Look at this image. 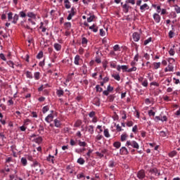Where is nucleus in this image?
I'll use <instances>...</instances> for the list:
<instances>
[{
    "label": "nucleus",
    "mask_w": 180,
    "mask_h": 180,
    "mask_svg": "<svg viewBox=\"0 0 180 180\" xmlns=\"http://www.w3.org/2000/svg\"><path fill=\"white\" fill-rule=\"evenodd\" d=\"M114 51H120V46L119 44H116L113 46Z\"/></svg>",
    "instance_id": "obj_47"
},
{
    "label": "nucleus",
    "mask_w": 180,
    "mask_h": 180,
    "mask_svg": "<svg viewBox=\"0 0 180 180\" xmlns=\"http://www.w3.org/2000/svg\"><path fill=\"white\" fill-rule=\"evenodd\" d=\"M54 124L56 127H61V122L58 119L54 120Z\"/></svg>",
    "instance_id": "obj_24"
},
{
    "label": "nucleus",
    "mask_w": 180,
    "mask_h": 180,
    "mask_svg": "<svg viewBox=\"0 0 180 180\" xmlns=\"http://www.w3.org/2000/svg\"><path fill=\"white\" fill-rule=\"evenodd\" d=\"M121 5L122 6V11L124 13H129V10L131 9V6H130L129 5V3H126L124 4H123V3H121Z\"/></svg>",
    "instance_id": "obj_3"
},
{
    "label": "nucleus",
    "mask_w": 180,
    "mask_h": 180,
    "mask_svg": "<svg viewBox=\"0 0 180 180\" xmlns=\"http://www.w3.org/2000/svg\"><path fill=\"white\" fill-rule=\"evenodd\" d=\"M53 47H54V49H55V50H56V51H61V44H58V43H55V44H53Z\"/></svg>",
    "instance_id": "obj_16"
},
{
    "label": "nucleus",
    "mask_w": 180,
    "mask_h": 180,
    "mask_svg": "<svg viewBox=\"0 0 180 180\" xmlns=\"http://www.w3.org/2000/svg\"><path fill=\"white\" fill-rule=\"evenodd\" d=\"M6 139V136H5V134H4V133H0V139L2 141H5Z\"/></svg>",
    "instance_id": "obj_55"
},
{
    "label": "nucleus",
    "mask_w": 180,
    "mask_h": 180,
    "mask_svg": "<svg viewBox=\"0 0 180 180\" xmlns=\"http://www.w3.org/2000/svg\"><path fill=\"white\" fill-rule=\"evenodd\" d=\"M21 164H22L24 167H25V165H27V160L26 159V158H21Z\"/></svg>",
    "instance_id": "obj_34"
},
{
    "label": "nucleus",
    "mask_w": 180,
    "mask_h": 180,
    "mask_svg": "<svg viewBox=\"0 0 180 180\" xmlns=\"http://www.w3.org/2000/svg\"><path fill=\"white\" fill-rule=\"evenodd\" d=\"M37 58L40 60V58H43V51H39V53L37 55Z\"/></svg>",
    "instance_id": "obj_54"
},
{
    "label": "nucleus",
    "mask_w": 180,
    "mask_h": 180,
    "mask_svg": "<svg viewBox=\"0 0 180 180\" xmlns=\"http://www.w3.org/2000/svg\"><path fill=\"white\" fill-rule=\"evenodd\" d=\"M122 146V143H120V141H115L113 143V147H115L117 149L120 148Z\"/></svg>",
    "instance_id": "obj_21"
},
{
    "label": "nucleus",
    "mask_w": 180,
    "mask_h": 180,
    "mask_svg": "<svg viewBox=\"0 0 180 180\" xmlns=\"http://www.w3.org/2000/svg\"><path fill=\"white\" fill-rule=\"evenodd\" d=\"M13 103H14L13 98L9 97V100L8 101V106H12V105H13Z\"/></svg>",
    "instance_id": "obj_40"
},
{
    "label": "nucleus",
    "mask_w": 180,
    "mask_h": 180,
    "mask_svg": "<svg viewBox=\"0 0 180 180\" xmlns=\"http://www.w3.org/2000/svg\"><path fill=\"white\" fill-rule=\"evenodd\" d=\"M82 46H86V44H88V39L86 37H82Z\"/></svg>",
    "instance_id": "obj_33"
},
{
    "label": "nucleus",
    "mask_w": 180,
    "mask_h": 180,
    "mask_svg": "<svg viewBox=\"0 0 180 180\" xmlns=\"http://www.w3.org/2000/svg\"><path fill=\"white\" fill-rule=\"evenodd\" d=\"M6 64L9 65V67H11V68H15V63L12 60H8L6 62Z\"/></svg>",
    "instance_id": "obj_35"
},
{
    "label": "nucleus",
    "mask_w": 180,
    "mask_h": 180,
    "mask_svg": "<svg viewBox=\"0 0 180 180\" xmlns=\"http://www.w3.org/2000/svg\"><path fill=\"white\" fill-rule=\"evenodd\" d=\"M81 124H82V120H78L75 123L74 127H79V126H81Z\"/></svg>",
    "instance_id": "obj_28"
},
{
    "label": "nucleus",
    "mask_w": 180,
    "mask_h": 180,
    "mask_svg": "<svg viewBox=\"0 0 180 180\" xmlns=\"http://www.w3.org/2000/svg\"><path fill=\"white\" fill-rule=\"evenodd\" d=\"M96 92H102V91H103V89H102V88L99 86V84H97V85L96 86Z\"/></svg>",
    "instance_id": "obj_48"
},
{
    "label": "nucleus",
    "mask_w": 180,
    "mask_h": 180,
    "mask_svg": "<svg viewBox=\"0 0 180 180\" xmlns=\"http://www.w3.org/2000/svg\"><path fill=\"white\" fill-rule=\"evenodd\" d=\"M153 19L155 23H160V22H161V16L158 13H155L153 14Z\"/></svg>",
    "instance_id": "obj_7"
},
{
    "label": "nucleus",
    "mask_w": 180,
    "mask_h": 180,
    "mask_svg": "<svg viewBox=\"0 0 180 180\" xmlns=\"http://www.w3.org/2000/svg\"><path fill=\"white\" fill-rule=\"evenodd\" d=\"M175 155H176V150H173V151H172L169 153V157H170L171 158L175 157Z\"/></svg>",
    "instance_id": "obj_44"
},
{
    "label": "nucleus",
    "mask_w": 180,
    "mask_h": 180,
    "mask_svg": "<svg viewBox=\"0 0 180 180\" xmlns=\"http://www.w3.org/2000/svg\"><path fill=\"white\" fill-rule=\"evenodd\" d=\"M137 178H139V179H144V178H146V172L144 169L139 170L137 172Z\"/></svg>",
    "instance_id": "obj_5"
},
{
    "label": "nucleus",
    "mask_w": 180,
    "mask_h": 180,
    "mask_svg": "<svg viewBox=\"0 0 180 180\" xmlns=\"http://www.w3.org/2000/svg\"><path fill=\"white\" fill-rule=\"evenodd\" d=\"M143 57L146 60H150V54H148V53H144Z\"/></svg>",
    "instance_id": "obj_64"
},
{
    "label": "nucleus",
    "mask_w": 180,
    "mask_h": 180,
    "mask_svg": "<svg viewBox=\"0 0 180 180\" xmlns=\"http://www.w3.org/2000/svg\"><path fill=\"white\" fill-rule=\"evenodd\" d=\"M141 85H143V86H145L146 88H147L148 86V80H147L146 79H145L143 80V82L141 83Z\"/></svg>",
    "instance_id": "obj_45"
},
{
    "label": "nucleus",
    "mask_w": 180,
    "mask_h": 180,
    "mask_svg": "<svg viewBox=\"0 0 180 180\" xmlns=\"http://www.w3.org/2000/svg\"><path fill=\"white\" fill-rule=\"evenodd\" d=\"M167 68H168V70H169V72L174 71V66H172V65H171V64H169V65H168Z\"/></svg>",
    "instance_id": "obj_62"
},
{
    "label": "nucleus",
    "mask_w": 180,
    "mask_h": 180,
    "mask_svg": "<svg viewBox=\"0 0 180 180\" xmlns=\"http://www.w3.org/2000/svg\"><path fill=\"white\" fill-rule=\"evenodd\" d=\"M4 171H5L6 172H12L14 170L12 169H9L8 166H6ZM4 171H3V172H4Z\"/></svg>",
    "instance_id": "obj_51"
},
{
    "label": "nucleus",
    "mask_w": 180,
    "mask_h": 180,
    "mask_svg": "<svg viewBox=\"0 0 180 180\" xmlns=\"http://www.w3.org/2000/svg\"><path fill=\"white\" fill-rule=\"evenodd\" d=\"M149 172L151 173L152 175H155V176H160V175H161V173L158 171L157 167L150 169Z\"/></svg>",
    "instance_id": "obj_4"
},
{
    "label": "nucleus",
    "mask_w": 180,
    "mask_h": 180,
    "mask_svg": "<svg viewBox=\"0 0 180 180\" xmlns=\"http://www.w3.org/2000/svg\"><path fill=\"white\" fill-rule=\"evenodd\" d=\"M121 116H122V119L123 120H126V119H127V114H126V111H122V112H121Z\"/></svg>",
    "instance_id": "obj_38"
},
{
    "label": "nucleus",
    "mask_w": 180,
    "mask_h": 180,
    "mask_svg": "<svg viewBox=\"0 0 180 180\" xmlns=\"http://www.w3.org/2000/svg\"><path fill=\"white\" fill-rule=\"evenodd\" d=\"M46 161H48V162H52V164H54V156L49 155V156L46 158Z\"/></svg>",
    "instance_id": "obj_18"
},
{
    "label": "nucleus",
    "mask_w": 180,
    "mask_h": 180,
    "mask_svg": "<svg viewBox=\"0 0 180 180\" xmlns=\"http://www.w3.org/2000/svg\"><path fill=\"white\" fill-rule=\"evenodd\" d=\"M160 136H161V137H167V132L161 131H160Z\"/></svg>",
    "instance_id": "obj_58"
},
{
    "label": "nucleus",
    "mask_w": 180,
    "mask_h": 180,
    "mask_svg": "<svg viewBox=\"0 0 180 180\" xmlns=\"http://www.w3.org/2000/svg\"><path fill=\"white\" fill-rule=\"evenodd\" d=\"M65 29H67V30H70L71 29V22H67L64 23Z\"/></svg>",
    "instance_id": "obj_27"
},
{
    "label": "nucleus",
    "mask_w": 180,
    "mask_h": 180,
    "mask_svg": "<svg viewBox=\"0 0 180 180\" xmlns=\"http://www.w3.org/2000/svg\"><path fill=\"white\" fill-rule=\"evenodd\" d=\"M106 34V32H105V30L103 29H100V36L103 37Z\"/></svg>",
    "instance_id": "obj_56"
},
{
    "label": "nucleus",
    "mask_w": 180,
    "mask_h": 180,
    "mask_svg": "<svg viewBox=\"0 0 180 180\" xmlns=\"http://www.w3.org/2000/svg\"><path fill=\"white\" fill-rule=\"evenodd\" d=\"M49 109L50 108H49V105H46V106L42 108V112L43 113H47V112H49Z\"/></svg>",
    "instance_id": "obj_39"
},
{
    "label": "nucleus",
    "mask_w": 180,
    "mask_h": 180,
    "mask_svg": "<svg viewBox=\"0 0 180 180\" xmlns=\"http://www.w3.org/2000/svg\"><path fill=\"white\" fill-rule=\"evenodd\" d=\"M112 78L116 79V81H120V75H119V74H117V75H112Z\"/></svg>",
    "instance_id": "obj_46"
},
{
    "label": "nucleus",
    "mask_w": 180,
    "mask_h": 180,
    "mask_svg": "<svg viewBox=\"0 0 180 180\" xmlns=\"http://www.w3.org/2000/svg\"><path fill=\"white\" fill-rule=\"evenodd\" d=\"M79 146L80 147H86V143L85 141H79Z\"/></svg>",
    "instance_id": "obj_52"
},
{
    "label": "nucleus",
    "mask_w": 180,
    "mask_h": 180,
    "mask_svg": "<svg viewBox=\"0 0 180 180\" xmlns=\"http://www.w3.org/2000/svg\"><path fill=\"white\" fill-rule=\"evenodd\" d=\"M174 11L176 12V13H180V7L179 6H175Z\"/></svg>",
    "instance_id": "obj_61"
},
{
    "label": "nucleus",
    "mask_w": 180,
    "mask_h": 180,
    "mask_svg": "<svg viewBox=\"0 0 180 180\" xmlns=\"http://www.w3.org/2000/svg\"><path fill=\"white\" fill-rule=\"evenodd\" d=\"M56 94L58 95V98H60V96H63L64 95V90L63 89L57 90Z\"/></svg>",
    "instance_id": "obj_23"
},
{
    "label": "nucleus",
    "mask_w": 180,
    "mask_h": 180,
    "mask_svg": "<svg viewBox=\"0 0 180 180\" xmlns=\"http://www.w3.org/2000/svg\"><path fill=\"white\" fill-rule=\"evenodd\" d=\"M126 4H131V5H136V0H126Z\"/></svg>",
    "instance_id": "obj_50"
},
{
    "label": "nucleus",
    "mask_w": 180,
    "mask_h": 180,
    "mask_svg": "<svg viewBox=\"0 0 180 180\" xmlns=\"http://www.w3.org/2000/svg\"><path fill=\"white\" fill-rule=\"evenodd\" d=\"M94 125H89V127H87V131H89V134H93L94 132Z\"/></svg>",
    "instance_id": "obj_19"
},
{
    "label": "nucleus",
    "mask_w": 180,
    "mask_h": 180,
    "mask_svg": "<svg viewBox=\"0 0 180 180\" xmlns=\"http://www.w3.org/2000/svg\"><path fill=\"white\" fill-rule=\"evenodd\" d=\"M18 20H19V15L18 14H15L13 16V23H17Z\"/></svg>",
    "instance_id": "obj_36"
},
{
    "label": "nucleus",
    "mask_w": 180,
    "mask_h": 180,
    "mask_svg": "<svg viewBox=\"0 0 180 180\" xmlns=\"http://www.w3.org/2000/svg\"><path fill=\"white\" fill-rule=\"evenodd\" d=\"M80 60H81V57L79 56V55H76L74 60V63L75 64V65H79Z\"/></svg>",
    "instance_id": "obj_12"
},
{
    "label": "nucleus",
    "mask_w": 180,
    "mask_h": 180,
    "mask_svg": "<svg viewBox=\"0 0 180 180\" xmlns=\"http://www.w3.org/2000/svg\"><path fill=\"white\" fill-rule=\"evenodd\" d=\"M95 115H96V113L95 112V111H91L89 113V117H95Z\"/></svg>",
    "instance_id": "obj_60"
},
{
    "label": "nucleus",
    "mask_w": 180,
    "mask_h": 180,
    "mask_svg": "<svg viewBox=\"0 0 180 180\" xmlns=\"http://www.w3.org/2000/svg\"><path fill=\"white\" fill-rule=\"evenodd\" d=\"M18 170L14 169L13 172H11V174L9 175L10 179L14 180L16 176H18Z\"/></svg>",
    "instance_id": "obj_10"
},
{
    "label": "nucleus",
    "mask_w": 180,
    "mask_h": 180,
    "mask_svg": "<svg viewBox=\"0 0 180 180\" xmlns=\"http://www.w3.org/2000/svg\"><path fill=\"white\" fill-rule=\"evenodd\" d=\"M151 40H153L151 37H149L148 39L145 40L143 42L144 46H147L148 43H150Z\"/></svg>",
    "instance_id": "obj_53"
},
{
    "label": "nucleus",
    "mask_w": 180,
    "mask_h": 180,
    "mask_svg": "<svg viewBox=\"0 0 180 180\" xmlns=\"http://www.w3.org/2000/svg\"><path fill=\"white\" fill-rule=\"evenodd\" d=\"M77 163L79 164L80 165H84L85 164V160L82 158H79L77 160Z\"/></svg>",
    "instance_id": "obj_30"
},
{
    "label": "nucleus",
    "mask_w": 180,
    "mask_h": 180,
    "mask_svg": "<svg viewBox=\"0 0 180 180\" xmlns=\"http://www.w3.org/2000/svg\"><path fill=\"white\" fill-rule=\"evenodd\" d=\"M65 8H66V9H70V8H71V4H70V1L65 0Z\"/></svg>",
    "instance_id": "obj_32"
},
{
    "label": "nucleus",
    "mask_w": 180,
    "mask_h": 180,
    "mask_svg": "<svg viewBox=\"0 0 180 180\" xmlns=\"http://www.w3.org/2000/svg\"><path fill=\"white\" fill-rule=\"evenodd\" d=\"M139 57H140V56L139 55V53H136L134 58V61L137 63V61H139Z\"/></svg>",
    "instance_id": "obj_63"
},
{
    "label": "nucleus",
    "mask_w": 180,
    "mask_h": 180,
    "mask_svg": "<svg viewBox=\"0 0 180 180\" xmlns=\"http://www.w3.org/2000/svg\"><path fill=\"white\" fill-rule=\"evenodd\" d=\"M126 147L129 148V150H131L132 148H136V150H139L140 148V146L139 143L136 141H127L125 144Z\"/></svg>",
    "instance_id": "obj_2"
},
{
    "label": "nucleus",
    "mask_w": 180,
    "mask_h": 180,
    "mask_svg": "<svg viewBox=\"0 0 180 180\" xmlns=\"http://www.w3.org/2000/svg\"><path fill=\"white\" fill-rule=\"evenodd\" d=\"M34 143H37L38 144H40V143H41V141H43V139H41V137H38L35 139H34Z\"/></svg>",
    "instance_id": "obj_42"
},
{
    "label": "nucleus",
    "mask_w": 180,
    "mask_h": 180,
    "mask_svg": "<svg viewBox=\"0 0 180 180\" xmlns=\"http://www.w3.org/2000/svg\"><path fill=\"white\" fill-rule=\"evenodd\" d=\"M88 15L89 16V18H87L88 23H91V22H94V19H95V15L91 14L90 13L89 14H88Z\"/></svg>",
    "instance_id": "obj_13"
},
{
    "label": "nucleus",
    "mask_w": 180,
    "mask_h": 180,
    "mask_svg": "<svg viewBox=\"0 0 180 180\" xmlns=\"http://www.w3.org/2000/svg\"><path fill=\"white\" fill-rule=\"evenodd\" d=\"M94 105H95L96 106H101V99H99V98L96 97L94 99Z\"/></svg>",
    "instance_id": "obj_15"
},
{
    "label": "nucleus",
    "mask_w": 180,
    "mask_h": 180,
    "mask_svg": "<svg viewBox=\"0 0 180 180\" xmlns=\"http://www.w3.org/2000/svg\"><path fill=\"white\" fill-rule=\"evenodd\" d=\"M169 56H175V45L173 46V48H171L169 51Z\"/></svg>",
    "instance_id": "obj_25"
},
{
    "label": "nucleus",
    "mask_w": 180,
    "mask_h": 180,
    "mask_svg": "<svg viewBox=\"0 0 180 180\" xmlns=\"http://www.w3.org/2000/svg\"><path fill=\"white\" fill-rule=\"evenodd\" d=\"M127 137H129V135L127 134L124 133L121 135L120 141H126L127 140Z\"/></svg>",
    "instance_id": "obj_20"
},
{
    "label": "nucleus",
    "mask_w": 180,
    "mask_h": 180,
    "mask_svg": "<svg viewBox=\"0 0 180 180\" xmlns=\"http://www.w3.org/2000/svg\"><path fill=\"white\" fill-rule=\"evenodd\" d=\"M120 154L121 155H128L129 154V150H127V148H126L125 146H122L120 149Z\"/></svg>",
    "instance_id": "obj_6"
},
{
    "label": "nucleus",
    "mask_w": 180,
    "mask_h": 180,
    "mask_svg": "<svg viewBox=\"0 0 180 180\" xmlns=\"http://www.w3.org/2000/svg\"><path fill=\"white\" fill-rule=\"evenodd\" d=\"M13 13H12V12H10L8 13V20H12V19H13Z\"/></svg>",
    "instance_id": "obj_57"
},
{
    "label": "nucleus",
    "mask_w": 180,
    "mask_h": 180,
    "mask_svg": "<svg viewBox=\"0 0 180 180\" xmlns=\"http://www.w3.org/2000/svg\"><path fill=\"white\" fill-rule=\"evenodd\" d=\"M31 167H32L33 168H36V167H39V162L37 161L33 162Z\"/></svg>",
    "instance_id": "obj_59"
},
{
    "label": "nucleus",
    "mask_w": 180,
    "mask_h": 180,
    "mask_svg": "<svg viewBox=\"0 0 180 180\" xmlns=\"http://www.w3.org/2000/svg\"><path fill=\"white\" fill-rule=\"evenodd\" d=\"M153 8H156V12L160 13L161 12V6L153 5Z\"/></svg>",
    "instance_id": "obj_43"
},
{
    "label": "nucleus",
    "mask_w": 180,
    "mask_h": 180,
    "mask_svg": "<svg viewBox=\"0 0 180 180\" xmlns=\"http://www.w3.org/2000/svg\"><path fill=\"white\" fill-rule=\"evenodd\" d=\"M90 30H93L94 33H96L98 32V27H96V25L93 24L91 26L89 27Z\"/></svg>",
    "instance_id": "obj_17"
},
{
    "label": "nucleus",
    "mask_w": 180,
    "mask_h": 180,
    "mask_svg": "<svg viewBox=\"0 0 180 180\" xmlns=\"http://www.w3.org/2000/svg\"><path fill=\"white\" fill-rule=\"evenodd\" d=\"M53 119H54V115H53V114H49L47 117H46L45 121L47 123H51V122H53Z\"/></svg>",
    "instance_id": "obj_9"
},
{
    "label": "nucleus",
    "mask_w": 180,
    "mask_h": 180,
    "mask_svg": "<svg viewBox=\"0 0 180 180\" xmlns=\"http://www.w3.org/2000/svg\"><path fill=\"white\" fill-rule=\"evenodd\" d=\"M108 167H110V168H113L114 167H115V161L110 160L109 162Z\"/></svg>",
    "instance_id": "obj_49"
},
{
    "label": "nucleus",
    "mask_w": 180,
    "mask_h": 180,
    "mask_svg": "<svg viewBox=\"0 0 180 180\" xmlns=\"http://www.w3.org/2000/svg\"><path fill=\"white\" fill-rule=\"evenodd\" d=\"M68 13L72 15L73 16H75V13H77V12L75 11V8L72 7L70 11H68Z\"/></svg>",
    "instance_id": "obj_37"
},
{
    "label": "nucleus",
    "mask_w": 180,
    "mask_h": 180,
    "mask_svg": "<svg viewBox=\"0 0 180 180\" xmlns=\"http://www.w3.org/2000/svg\"><path fill=\"white\" fill-rule=\"evenodd\" d=\"M34 79H36L37 81H39V79H40V72H34Z\"/></svg>",
    "instance_id": "obj_26"
},
{
    "label": "nucleus",
    "mask_w": 180,
    "mask_h": 180,
    "mask_svg": "<svg viewBox=\"0 0 180 180\" xmlns=\"http://www.w3.org/2000/svg\"><path fill=\"white\" fill-rule=\"evenodd\" d=\"M134 41H139L140 40V34L139 32H134L132 34Z\"/></svg>",
    "instance_id": "obj_8"
},
{
    "label": "nucleus",
    "mask_w": 180,
    "mask_h": 180,
    "mask_svg": "<svg viewBox=\"0 0 180 180\" xmlns=\"http://www.w3.org/2000/svg\"><path fill=\"white\" fill-rule=\"evenodd\" d=\"M25 74L27 78H29L30 79H33V75L32 74V72L27 71Z\"/></svg>",
    "instance_id": "obj_29"
},
{
    "label": "nucleus",
    "mask_w": 180,
    "mask_h": 180,
    "mask_svg": "<svg viewBox=\"0 0 180 180\" xmlns=\"http://www.w3.org/2000/svg\"><path fill=\"white\" fill-rule=\"evenodd\" d=\"M27 16H28V18H31L32 19H36V14H34L33 12H28L27 13Z\"/></svg>",
    "instance_id": "obj_22"
},
{
    "label": "nucleus",
    "mask_w": 180,
    "mask_h": 180,
    "mask_svg": "<svg viewBox=\"0 0 180 180\" xmlns=\"http://www.w3.org/2000/svg\"><path fill=\"white\" fill-rule=\"evenodd\" d=\"M140 9L141 12H144L148 9H150V6H148V4H144L143 5L140 6Z\"/></svg>",
    "instance_id": "obj_11"
},
{
    "label": "nucleus",
    "mask_w": 180,
    "mask_h": 180,
    "mask_svg": "<svg viewBox=\"0 0 180 180\" xmlns=\"http://www.w3.org/2000/svg\"><path fill=\"white\" fill-rule=\"evenodd\" d=\"M153 70H158L161 67V63L160 62H154L153 63Z\"/></svg>",
    "instance_id": "obj_14"
},
{
    "label": "nucleus",
    "mask_w": 180,
    "mask_h": 180,
    "mask_svg": "<svg viewBox=\"0 0 180 180\" xmlns=\"http://www.w3.org/2000/svg\"><path fill=\"white\" fill-rule=\"evenodd\" d=\"M122 70V72H133V71H137V68L136 67H132L129 69V65H118L117 66V70L121 71Z\"/></svg>",
    "instance_id": "obj_1"
},
{
    "label": "nucleus",
    "mask_w": 180,
    "mask_h": 180,
    "mask_svg": "<svg viewBox=\"0 0 180 180\" xmlns=\"http://www.w3.org/2000/svg\"><path fill=\"white\" fill-rule=\"evenodd\" d=\"M104 136L107 139H109V137H110V134H109V129H104Z\"/></svg>",
    "instance_id": "obj_31"
},
{
    "label": "nucleus",
    "mask_w": 180,
    "mask_h": 180,
    "mask_svg": "<svg viewBox=\"0 0 180 180\" xmlns=\"http://www.w3.org/2000/svg\"><path fill=\"white\" fill-rule=\"evenodd\" d=\"M39 127L38 129L39 134H41V133H43L44 131V127H43V125L40 124Z\"/></svg>",
    "instance_id": "obj_41"
}]
</instances>
